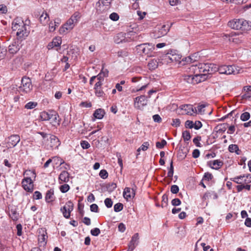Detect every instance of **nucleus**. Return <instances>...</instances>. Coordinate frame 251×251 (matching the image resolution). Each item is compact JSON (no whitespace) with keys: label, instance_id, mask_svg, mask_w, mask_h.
<instances>
[{"label":"nucleus","instance_id":"nucleus-42","mask_svg":"<svg viewBox=\"0 0 251 251\" xmlns=\"http://www.w3.org/2000/svg\"><path fill=\"white\" fill-rule=\"evenodd\" d=\"M149 146L150 144L148 142H145L143 143L141 147L138 149L137 151L139 152L141 150L146 151L149 148Z\"/></svg>","mask_w":251,"mask_h":251},{"label":"nucleus","instance_id":"nucleus-3","mask_svg":"<svg viewBox=\"0 0 251 251\" xmlns=\"http://www.w3.org/2000/svg\"><path fill=\"white\" fill-rule=\"evenodd\" d=\"M217 72L221 74L231 75L240 73V69L238 67L234 65H217Z\"/></svg>","mask_w":251,"mask_h":251},{"label":"nucleus","instance_id":"nucleus-27","mask_svg":"<svg viewBox=\"0 0 251 251\" xmlns=\"http://www.w3.org/2000/svg\"><path fill=\"white\" fill-rule=\"evenodd\" d=\"M104 114V110L101 108H99L95 111L93 113V116L96 119H101L103 117Z\"/></svg>","mask_w":251,"mask_h":251},{"label":"nucleus","instance_id":"nucleus-45","mask_svg":"<svg viewBox=\"0 0 251 251\" xmlns=\"http://www.w3.org/2000/svg\"><path fill=\"white\" fill-rule=\"evenodd\" d=\"M166 144V141L164 139H162L161 142H157L156 143V147L158 149H162Z\"/></svg>","mask_w":251,"mask_h":251},{"label":"nucleus","instance_id":"nucleus-59","mask_svg":"<svg viewBox=\"0 0 251 251\" xmlns=\"http://www.w3.org/2000/svg\"><path fill=\"white\" fill-rule=\"evenodd\" d=\"M190 69L191 71L194 72V74H199V69H198V64L192 65L190 67Z\"/></svg>","mask_w":251,"mask_h":251},{"label":"nucleus","instance_id":"nucleus-41","mask_svg":"<svg viewBox=\"0 0 251 251\" xmlns=\"http://www.w3.org/2000/svg\"><path fill=\"white\" fill-rule=\"evenodd\" d=\"M182 137L184 141L190 140L191 137L190 132L188 130L184 131L182 132Z\"/></svg>","mask_w":251,"mask_h":251},{"label":"nucleus","instance_id":"nucleus-33","mask_svg":"<svg viewBox=\"0 0 251 251\" xmlns=\"http://www.w3.org/2000/svg\"><path fill=\"white\" fill-rule=\"evenodd\" d=\"M50 115H51V112L49 113L47 112L43 111L40 113V117L42 121H49L50 119H51Z\"/></svg>","mask_w":251,"mask_h":251},{"label":"nucleus","instance_id":"nucleus-13","mask_svg":"<svg viewBox=\"0 0 251 251\" xmlns=\"http://www.w3.org/2000/svg\"><path fill=\"white\" fill-rule=\"evenodd\" d=\"M12 28L13 31H20L26 25L20 18H15L12 22Z\"/></svg>","mask_w":251,"mask_h":251},{"label":"nucleus","instance_id":"nucleus-60","mask_svg":"<svg viewBox=\"0 0 251 251\" xmlns=\"http://www.w3.org/2000/svg\"><path fill=\"white\" fill-rule=\"evenodd\" d=\"M185 126L186 128H194V124L193 121L190 120H187L185 123Z\"/></svg>","mask_w":251,"mask_h":251},{"label":"nucleus","instance_id":"nucleus-52","mask_svg":"<svg viewBox=\"0 0 251 251\" xmlns=\"http://www.w3.org/2000/svg\"><path fill=\"white\" fill-rule=\"evenodd\" d=\"M90 232L92 235L97 236L100 234V230L99 228L95 227L93 229H92Z\"/></svg>","mask_w":251,"mask_h":251},{"label":"nucleus","instance_id":"nucleus-58","mask_svg":"<svg viewBox=\"0 0 251 251\" xmlns=\"http://www.w3.org/2000/svg\"><path fill=\"white\" fill-rule=\"evenodd\" d=\"M168 196L166 194H164L162 197V207L166 206L168 203Z\"/></svg>","mask_w":251,"mask_h":251},{"label":"nucleus","instance_id":"nucleus-8","mask_svg":"<svg viewBox=\"0 0 251 251\" xmlns=\"http://www.w3.org/2000/svg\"><path fill=\"white\" fill-rule=\"evenodd\" d=\"M74 208L73 203L69 201L67 202L65 205L61 208V211L62 212L63 216L66 219H69L70 217V213Z\"/></svg>","mask_w":251,"mask_h":251},{"label":"nucleus","instance_id":"nucleus-35","mask_svg":"<svg viewBox=\"0 0 251 251\" xmlns=\"http://www.w3.org/2000/svg\"><path fill=\"white\" fill-rule=\"evenodd\" d=\"M95 90V93L96 96L98 97H104L105 93L101 89V87H99L97 88H94Z\"/></svg>","mask_w":251,"mask_h":251},{"label":"nucleus","instance_id":"nucleus-43","mask_svg":"<svg viewBox=\"0 0 251 251\" xmlns=\"http://www.w3.org/2000/svg\"><path fill=\"white\" fill-rule=\"evenodd\" d=\"M123 209V204L122 203L118 202L115 204L114 206V210L116 212H119L122 211Z\"/></svg>","mask_w":251,"mask_h":251},{"label":"nucleus","instance_id":"nucleus-57","mask_svg":"<svg viewBox=\"0 0 251 251\" xmlns=\"http://www.w3.org/2000/svg\"><path fill=\"white\" fill-rule=\"evenodd\" d=\"M104 204L107 208H110L112 207L113 202L110 198H106L104 200Z\"/></svg>","mask_w":251,"mask_h":251},{"label":"nucleus","instance_id":"nucleus-28","mask_svg":"<svg viewBox=\"0 0 251 251\" xmlns=\"http://www.w3.org/2000/svg\"><path fill=\"white\" fill-rule=\"evenodd\" d=\"M228 151L230 152H235L236 154L239 155L241 151L239 149L238 146L236 144H231L228 146Z\"/></svg>","mask_w":251,"mask_h":251},{"label":"nucleus","instance_id":"nucleus-34","mask_svg":"<svg viewBox=\"0 0 251 251\" xmlns=\"http://www.w3.org/2000/svg\"><path fill=\"white\" fill-rule=\"evenodd\" d=\"M51 159L52 160V163L53 165H61L64 163V161L58 156H54Z\"/></svg>","mask_w":251,"mask_h":251},{"label":"nucleus","instance_id":"nucleus-5","mask_svg":"<svg viewBox=\"0 0 251 251\" xmlns=\"http://www.w3.org/2000/svg\"><path fill=\"white\" fill-rule=\"evenodd\" d=\"M181 57L176 50H169L165 52L164 56V59L166 60L167 63L171 62L179 61Z\"/></svg>","mask_w":251,"mask_h":251},{"label":"nucleus","instance_id":"nucleus-48","mask_svg":"<svg viewBox=\"0 0 251 251\" xmlns=\"http://www.w3.org/2000/svg\"><path fill=\"white\" fill-rule=\"evenodd\" d=\"M69 189H70V186L67 184H64L62 185H61L60 187V190L63 193H65L68 192Z\"/></svg>","mask_w":251,"mask_h":251},{"label":"nucleus","instance_id":"nucleus-51","mask_svg":"<svg viewBox=\"0 0 251 251\" xmlns=\"http://www.w3.org/2000/svg\"><path fill=\"white\" fill-rule=\"evenodd\" d=\"M201 140V137L197 136L193 139V142L197 147H201V145L200 142V141Z\"/></svg>","mask_w":251,"mask_h":251},{"label":"nucleus","instance_id":"nucleus-44","mask_svg":"<svg viewBox=\"0 0 251 251\" xmlns=\"http://www.w3.org/2000/svg\"><path fill=\"white\" fill-rule=\"evenodd\" d=\"M139 239V235L138 233L134 234L132 237L131 240L129 242V244L135 245V246L137 244L138 240Z\"/></svg>","mask_w":251,"mask_h":251},{"label":"nucleus","instance_id":"nucleus-39","mask_svg":"<svg viewBox=\"0 0 251 251\" xmlns=\"http://www.w3.org/2000/svg\"><path fill=\"white\" fill-rule=\"evenodd\" d=\"M251 115L249 112H245L240 116V119L242 121H247L250 118Z\"/></svg>","mask_w":251,"mask_h":251},{"label":"nucleus","instance_id":"nucleus-30","mask_svg":"<svg viewBox=\"0 0 251 251\" xmlns=\"http://www.w3.org/2000/svg\"><path fill=\"white\" fill-rule=\"evenodd\" d=\"M227 125V124H220L214 128V130H215L217 133H224L226 129Z\"/></svg>","mask_w":251,"mask_h":251},{"label":"nucleus","instance_id":"nucleus-26","mask_svg":"<svg viewBox=\"0 0 251 251\" xmlns=\"http://www.w3.org/2000/svg\"><path fill=\"white\" fill-rule=\"evenodd\" d=\"M59 180L67 182L69 180V174L66 171H62L59 176Z\"/></svg>","mask_w":251,"mask_h":251},{"label":"nucleus","instance_id":"nucleus-23","mask_svg":"<svg viewBox=\"0 0 251 251\" xmlns=\"http://www.w3.org/2000/svg\"><path fill=\"white\" fill-rule=\"evenodd\" d=\"M62 43V40L61 37H58L54 38L51 43L49 45V49L53 48L54 47H59Z\"/></svg>","mask_w":251,"mask_h":251},{"label":"nucleus","instance_id":"nucleus-54","mask_svg":"<svg viewBox=\"0 0 251 251\" xmlns=\"http://www.w3.org/2000/svg\"><path fill=\"white\" fill-rule=\"evenodd\" d=\"M99 176L101 178L105 179L108 177V174L106 170H101L99 173Z\"/></svg>","mask_w":251,"mask_h":251},{"label":"nucleus","instance_id":"nucleus-53","mask_svg":"<svg viewBox=\"0 0 251 251\" xmlns=\"http://www.w3.org/2000/svg\"><path fill=\"white\" fill-rule=\"evenodd\" d=\"M109 18L113 21H117L119 19V16L117 13L113 12L109 15Z\"/></svg>","mask_w":251,"mask_h":251},{"label":"nucleus","instance_id":"nucleus-10","mask_svg":"<svg viewBox=\"0 0 251 251\" xmlns=\"http://www.w3.org/2000/svg\"><path fill=\"white\" fill-rule=\"evenodd\" d=\"M61 143L59 139L54 135L50 137L49 143L47 145V150H53L58 148Z\"/></svg>","mask_w":251,"mask_h":251},{"label":"nucleus","instance_id":"nucleus-21","mask_svg":"<svg viewBox=\"0 0 251 251\" xmlns=\"http://www.w3.org/2000/svg\"><path fill=\"white\" fill-rule=\"evenodd\" d=\"M125 43L129 42L137 39V36L135 32L130 31L127 33H125Z\"/></svg>","mask_w":251,"mask_h":251},{"label":"nucleus","instance_id":"nucleus-49","mask_svg":"<svg viewBox=\"0 0 251 251\" xmlns=\"http://www.w3.org/2000/svg\"><path fill=\"white\" fill-rule=\"evenodd\" d=\"M213 178V176L211 173L208 172L205 173L202 178V180L209 181Z\"/></svg>","mask_w":251,"mask_h":251},{"label":"nucleus","instance_id":"nucleus-7","mask_svg":"<svg viewBox=\"0 0 251 251\" xmlns=\"http://www.w3.org/2000/svg\"><path fill=\"white\" fill-rule=\"evenodd\" d=\"M34 180L29 177H24L22 180V186L26 192L32 193L34 190Z\"/></svg>","mask_w":251,"mask_h":251},{"label":"nucleus","instance_id":"nucleus-38","mask_svg":"<svg viewBox=\"0 0 251 251\" xmlns=\"http://www.w3.org/2000/svg\"><path fill=\"white\" fill-rule=\"evenodd\" d=\"M138 50H141L142 53L145 54H148L149 49H147V44H141L138 46Z\"/></svg>","mask_w":251,"mask_h":251},{"label":"nucleus","instance_id":"nucleus-29","mask_svg":"<svg viewBox=\"0 0 251 251\" xmlns=\"http://www.w3.org/2000/svg\"><path fill=\"white\" fill-rule=\"evenodd\" d=\"M60 24V20L59 19H56L54 20V23L50 22L49 24V30L50 32H53L55 29L56 27L59 26Z\"/></svg>","mask_w":251,"mask_h":251},{"label":"nucleus","instance_id":"nucleus-19","mask_svg":"<svg viewBox=\"0 0 251 251\" xmlns=\"http://www.w3.org/2000/svg\"><path fill=\"white\" fill-rule=\"evenodd\" d=\"M207 165L212 169L218 170L223 165V162L220 160H214L207 162Z\"/></svg>","mask_w":251,"mask_h":251},{"label":"nucleus","instance_id":"nucleus-31","mask_svg":"<svg viewBox=\"0 0 251 251\" xmlns=\"http://www.w3.org/2000/svg\"><path fill=\"white\" fill-rule=\"evenodd\" d=\"M159 65V62L157 59H152L148 63V67L150 70H154Z\"/></svg>","mask_w":251,"mask_h":251},{"label":"nucleus","instance_id":"nucleus-62","mask_svg":"<svg viewBox=\"0 0 251 251\" xmlns=\"http://www.w3.org/2000/svg\"><path fill=\"white\" fill-rule=\"evenodd\" d=\"M117 55L118 57H124L128 55V52L126 50H122L117 52Z\"/></svg>","mask_w":251,"mask_h":251},{"label":"nucleus","instance_id":"nucleus-11","mask_svg":"<svg viewBox=\"0 0 251 251\" xmlns=\"http://www.w3.org/2000/svg\"><path fill=\"white\" fill-rule=\"evenodd\" d=\"M137 187L135 183H133L132 185V188L126 187L123 192V196L126 199L134 198L135 196V191Z\"/></svg>","mask_w":251,"mask_h":251},{"label":"nucleus","instance_id":"nucleus-56","mask_svg":"<svg viewBox=\"0 0 251 251\" xmlns=\"http://www.w3.org/2000/svg\"><path fill=\"white\" fill-rule=\"evenodd\" d=\"M80 146L83 149H87L90 147V144L87 141H81Z\"/></svg>","mask_w":251,"mask_h":251},{"label":"nucleus","instance_id":"nucleus-46","mask_svg":"<svg viewBox=\"0 0 251 251\" xmlns=\"http://www.w3.org/2000/svg\"><path fill=\"white\" fill-rule=\"evenodd\" d=\"M80 18V14L78 12H75L74 14L71 16V18L73 20V21L76 23Z\"/></svg>","mask_w":251,"mask_h":251},{"label":"nucleus","instance_id":"nucleus-17","mask_svg":"<svg viewBox=\"0 0 251 251\" xmlns=\"http://www.w3.org/2000/svg\"><path fill=\"white\" fill-rule=\"evenodd\" d=\"M206 74H212L217 72V65L212 63H204L203 65Z\"/></svg>","mask_w":251,"mask_h":251},{"label":"nucleus","instance_id":"nucleus-32","mask_svg":"<svg viewBox=\"0 0 251 251\" xmlns=\"http://www.w3.org/2000/svg\"><path fill=\"white\" fill-rule=\"evenodd\" d=\"M24 176H26L25 177H29L30 179L33 178L34 180L36 177V175L34 171L26 170L24 173Z\"/></svg>","mask_w":251,"mask_h":251},{"label":"nucleus","instance_id":"nucleus-47","mask_svg":"<svg viewBox=\"0 0 251 251\" xmlns=\"http://www.w3.org/2000/svg\"><path fill=\"white\" fill-rule=\"evenodd\" d=\"M70 26H66V24H65L63 25H62L59 29V33L60 34H63L67 32L68 30H70L73 28H69Z\"/></svg>","mask_w":251,"mask_h":251},{"label":"nucleus","instance_id":"nucleus-64","mask_svg":"<svg viewBox=\"0 0 251 251\" xmlns=\"http://www.w3.org/2000/svg\"><path fill=\"white\" fill-rule=\"evenodd\" d=\"M179 191V187L176 185H173L171 187V192L173 194H176Z\"/></svg>","mask_w":251,"mask_h":251},{"label":"nucleus","instance_id":"nucleus-15","mask_svg":"<svg viewBox=\"0 0 251 251\" xmlns=\"http://www.w3.org/2000/svg\"><path fill=\"white\" fill-rule=\"evenodd\" d=\"M20 141V137L18 135L14 134L11 135L8 138L7 146L8 148H13L15 147Z\"/></svg>","mask_w":251,"mask_h":251},{"label":"nucleus","instance_id":"nucleus-20","mask_svg":"<svg viewBox=\"0 0 251 251\" xmlns=\"http://www.w3.org/2000/svg\"><path fill=\"white\" fill-rule=\"evenodd\" d=\"M39 21L43 25L45 26L47 25L50 21V17L49 14L44 11L40 15L39 17Z\"/></svg>","mask_w":251,"mask_h":251},{"label":"nucleus","instance_id":"nucleus-2","mask_svg":"<svg viewBox=\"0 0 251 251\" xmlns=\"http://www.w3.org/2000/svg\"><path fill=\"white\" fill-rule=\"evenodd\" d=\"M222 37L224 39H228L229 42L238 44L245 39V36L240 31L232 32L230 34H223Z\"/></svg>","mask_w":251,"mask_h":251},{"label":"nucleus","instance_id":"nucleus-63","mask_svg":"<svg viewBox=\"0 0 251 251\" xmlns=\"http://www.w3.org/2000/svg\"><path fill=\"white\" fill-rule=\"evenodd\" d=\"M16 228L17 230V235L20 236L22 235V229L23 227L21 224H19L17 225Z\"/></svg>","mask_w":251,"mask_h":251},{"label":"nucleus","instance_id":"nucleus-18","mask_svg":"<svg viewBox=\"0 0 251 251\" xmlns=\"http://www.w3.org/2000/svg\"><path fill=\"white\" fill-rule=\"evenodd\" d=\"M181 109L185 111L186 114L193 115L197 113V110L195 107H193L192 105L185 104L181 106Z\"/></svg>","mask_w":251,"mask_h":251},{"label":"nucleus","instance_id":"nucleus-55","mask_svg":"<svg viewBox=\"0 0 251 251\" xmlns=\"http://www.w3.org/2000/svg\"><path fill=\"white\" fill-rule=\"evenodd\" d=\"M75 22L71 18L66 23V26H70L69 28H73L75 26Z\"/></svg>","mask_w":251,"mask_h":251},{"label":"nucleus","instance_id":"nucleus-22","mask_svg":"<svg viewBox=\"0 0 251 251\" xmlns=\"http://www.w3.org/2000/svg\"><path fill=\"white\" fill-rule=\"evenodd\" d=\"M55 198L53 189H50L47 191L45 196V201L49 203L53 201Z\"/></svg>","mask_w":251,"mask_h":251},{"label":"nucleus","instance_id":"nucleus-16","mask_svg":"<svg viewBox=\"0 0 251 251\" xmlns=\"http://www.w3.org/2000/svg\"><path fill=\"white\" fill-rule=\"evenodd\" d=\"M29 33V31L27 29V25H25L20 31L17 32L16 35L17 36V39L21 41L23 40L27 37Z\"/></svg>","mask_w":251,"mask_h":251},{"label":"nucleus","instance_id":"nucleus-24","mask_svg":"<svg viewBox=\"0 0 251 251\" xmlns=\"http://www.w3.org/2000/svg\"><path fill=\"white\" fill-rule=\"evenodd\" d=\"M51 119H50V123L55 126V124L59 125L60 122V119L59 118V115L55 112H52L51 115H50Z\"/></svg>","mask_w":251,"mask_h":251},{"label":"nucleus","instance_id":"nucleus-6","mask_svg":"<svg viewBox=\"0 0 251 251\" xmlns=\"http://www.w3.org/2000/svg\"><path fill=\"white\" fill-rule=\"evenodd\" d=\"M207 76L206 74H197L193 75H189L186 78L189 83L197 84L204 81Z\"/></svg>","mask_w":251,"mask_h":251},{"label":"nucleus","instance_id":"nucleus-36","mask_svg":"<svg viewBox=\"0 0 251 251\" xmlns=\"http://www.w3.org/2000/svg\"><path fill=\"white\" fill-rule=\"evenodd\" d=\"M236 188L238 192H241L243 189H245L247 190H250L251 189V185L249 184L244 185L241 184L236 186Z\"/></svg>","mask_w":251,"mask_h":251},{"label":"nucleus","instance_id":"nucleus-4","mask_svg":"<svg viewBox=\"0 0 251 251\" xmlns=\"http://www.w3.org/2000/svg\"><path fill=\"white\" fill-rule=\"evenodd\" d=\"M32 87L30 79L29 77H24L21 80V84L19 87V91L24 93H28L31 91Z\"/></svg>","mask_w":251,"mask_h":251},{"label":"nucleus","instance_id":"nucleus-25","mask_svg":"<svg viewBox=\"0 0 251 251\" xmlns=\"http://www.w3.org/2000/svg\"><path fill=\"white\" fill-rule=\"evenodd\" d=\"M125 33L124 32H120L118 33L114 38L115 42L117 44H119L121 43H125Z\"/></svg>","mask_w":251,"mask_h":251},{"label":"nucleus","instance_id":"nucleus-14","mask_svg":"<svg viewBox=\"0 0 251 251\" xmlns=\"http://www.w3.org/2000/svg\"><path fill=\"white\" fill-rule=\"evenodd\" d=\"M19 40H14L8 47V52L12 54L16 53L21 49Z\"/></svg>","mask_w":251,"mask_h":251},{"label":"nucleus","instance_id":"nucleus-37","mask_svg":"<svg viewBox=\"0 0 251 251\" xmlns=\"http://www.w3.org/2000/svg\"><path fill=\"white\" fill-rule=\"evenodd\" d=\"M37 105V103L34 101H29L25 106V108L27 109H32Z\"/></svg>","mask_w":251,"mask_h":251},{"label":"nucleus","instance_id":"nucleus-1","mask_svg":"<svg viewBox=\"0 0 251 251\" xmlns=\"http://www.w3.org/2000/svg\"><path fill=\"white\" fill-rule=\"evenodd\" d=\"M228 25L234 29L248 30L251 27V22L244 19H234L228 22Z\"/></svg>","mask_w":251,"mask_h":251},{"label":"nucleus","instance_id":"nucleus-61","mask_svg":"<svg viewBox=\"0 0 251 251\" xmlns=\"http://www.w3.org/2000/svg\"><path fill=\"white\" fill-rule=\"evenodd\" d=\"M42 198V194L38 191L34 192L33 194V199L35 200H40Z\"/></svg>","mask_w":251,"mask_h":251},{"label":"nucleus","instance_id":"nucleus-40","mask_svg":"<svg viewBox=\"0 0 251 251\" xmlns=\"http://www.w3.org/2000/svg\"><path fill=\"white\" fill-rule=\"evenodd\" d=\"M173 174H174L173 161L172 160L170 162V168L169 169V171H168V172L167 174V176L168 177L172 178V177L173 176Z\"/></svg>","mask_w":251,"mask_h":251},{"label":"nucleus","instance_id":"nucleus-9","mask_svg":"<svg viewBox=\"0 0 251 251\" xmlns=\"http://www.w3.org/2000/svg\"><path fill=\"white\" fill-rule=\"evenodd\" d=\"M134 101L135 107L140 109L147 104L148 98L144 95H141L136 97Z\"/></svg>","mask_w":251,"mask_h":251},{"label":"nucleus","instance_id":"nucleus-50","mask_svg":"<svg viewBox=\"0 0 251 251\" xmlns=\"http://www.w3.org/2000/svg\"><path fill=\"white\" fill-rule=\"evenodd\" d=\"M10 217L13 220H17L18 219V214L15 210H11L9 214Z\"/></svg>","mask_w":251,"mask_h":251},{"label":"nucleus","instance_id":"nucleus-12","mask_svg":"<svg viewBox=\"0 0 251 251\" xmlns=\"http://www.w3.org/2000/svg\"><path fill=\"white\" fill-rule=\"evenodd\" d=\"M171 25H171H159L158 27H157V31H155V37L159 38L161 36L165 35L169 31Z\"/></svg>","mask_w":251,"mask_h":251}]
</instances>
